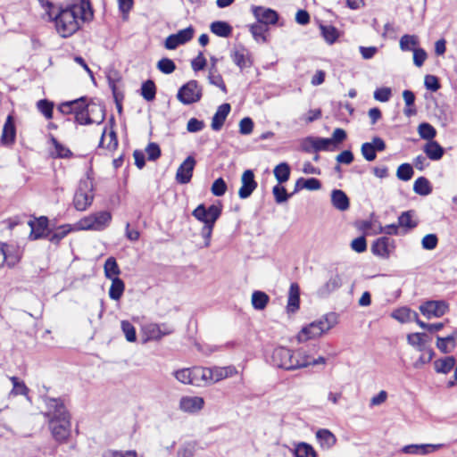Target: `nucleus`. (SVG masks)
Wrapping results in <instances>:
<instances>
[{"instance_id":"30","label":"nucleus","mask_w":457,"mask_h":457,"mask_svg":"<svg viewBox=\"0 0 457 457\" xmlns=\"http://www.w3.org/2000/svg\"><path fill=\"white\" fill-rule=\"evenodd\" d=\"M408 343L415 347L418 351L422 352L430 348L427 345L428 341V336L424 333H412L407 336Z\"/></svg>"},{"instance_id":"9","label":"nucleus","mask_w":457,"mask_h":457,"mask_svg":"<svg viewBox=\"0 0 457 457\" xmlns=\"http://www.w3.org/2000/svg\"><path fill=\"white\" fill-rule=\"evenodd\" d=\"M195 34V29L189 26L184 29L179 30L175 34L170 35L166 39L164 46L169 50H174L179 46L184 45L190 41Z\"/></svg>"},{"instance_id":"33","label":"nucleus","mask_w":457,"mask_h":457,"mask_svg":"<svg viewBox=\"0 0 457 457\" xmlns=\"http://www.w3.org/2000/svg\"><path fill=\"white\" fill-rule=\"evenodd\" d=\"M455 337L456 333H453L445 337H436V347L443 353H451L455 347Z\"/></svg>"},{"instance_id":"60","label":"nucleus","mask_w":457,"mask_h":457,"mask_svg":"<svg viewBox=\"0 0 457 457\" xmlns=\"http://www.w3.org/2000/svg\"><path fill=\"white\" fill-rule=\"evenodd\" d=\"M211 191L215 196H222L227 191V184L222 178L217 179L212 185Z\"/></svg>"},{"instance_id":"54","label":"nucleus","mask_w":457,"mask_h":457,"mask_svg":"<svg viewBox=\"0 0 457 457\" xmlns=\"http://www.w3.org/2000/svg\"><path fill=\"white\" fill-rule=\"evenodd\" d=\"M157 68L164 74H170L175 71L176 65L171 59L162 58L157 62Z\"/></svg>"},{"instance_id":"62","label":"nucleus","mask_w":457,"mask_h":457,"mask_svg":"<svg viewBox=\"0 0 457 457\" xmlns=\"http://www.w3.org/2000/svg\"><path fill=\"white\" fill-rule=\"evenodd\" d=\"M104 457H137V453L135 450L128 451H116L107 450L103 454Z\"/></svg>"},{"instance_id":"24","label":"nucleus","mask_w":457,"mask_h":457,"mask_svg":"<svg viewBox=\"0 0 457 457\" xmlns=\"http://www.w3.org/2000/svg\"><path fill=\"white\" fill-rule=\"evenodd\" d=\"M230 109L231 108L229 104H222L218 107L212 120L211 126L213 130H220L228 115L229 114Z\"/></svg>"},{"instance_id":"22","label":"nucleus","mask_w":457,"mask_h":457,"mask_svg":"<svg viewBox=\"0 0 457 457\" xmlns=\"http://www.w3.org/2000/svg\"><path fill=\"white\" fill-rule=\"evenodd\" d=\"M16 137V128L12 115H8L3 128L1 142L3 145H11L14 143Z\"/></svg>"},{"instance_id":"15","label":"nucleus","mask_w":457,"mask_h":457,"mask_svg":"<svg viewBox=\"0 0 457 457\" xmlns=\"http://www.w3.org/2000/svg\"><path fill=\"white\" fill-rule=\"evenodd\" d=\"M394 249V240L386 237L378 238L371 245L372 253L384 259L388 258Z\"/></svg>"},{"instance_id":"52","label":"nucleus","mask_w":457,"mask_h":457,"mask_svg":"<svg viewBox=\"0 0 457 457\" xmlns=\"http://www.w3.org/2000/svg\"><path fill=\"white\" fill-rule=\"evenodd\" d=\"M195 443H184L177 452V457H193L195 452Z\"/></svg>"},{"instance_id":"31","label":"nucleus","mask_w":457,"mask_h":457,"mask_svg":"<svg viewBox=\"0 0 457 457\" xmlns=\"http://www.w3.org/2000/svg\"><path fill=\"white\" fill-rule=\"evenodd\" d=\"M455 363L456 360L453 356H447L436 360L434 361V368L437 373L447 374L453 370Z\"/></svg>"},{"instance_id":"45","label":"nucleus","mask_w":457,"mask_h":457,"mask_svg":"<svg viewBox=\"0 0 457 457\" xmlns=\"http://www.w3.org/2000/svg\"><path fill=\"white\" fill-rule=\"evenodd\" d=\"M71 231V227L69 224L62 225L56 228L52 234H48V240L54 244H59V242L64 238Z\"/></svg>"},{"instance_id":"25","label":"nucleus","mask_w":457,"mask_h":457,"mask_svg":"<svg viewBox=\"0 0 457 457\" xmlns=\"http://www.w3.org/2000/svg\"><path fill=\"white\" fill-rule=\"evenodd\" d=\"M192 385L195 386H202L210 385V372L209 368L193 367L191 368Z\"/></svg>"},{"instance_id":"32","label":"nucleus","mask_w":457,"mask_h":457,"mask_svg":"<svg viewBox=\"0 0 457 457\" xmlns=\"http://www.w3.org/2000/svg\"><path fill=\"white\" fill-rule=\"evenodd\" d=\"M415 212L412 210L403 212L398 218V225L404 228L405 231L411 230L417 227L418 221L414 219Z\"/></svg>"},{"instance_id":"61","label":"nucleus","mask_w":457,"mask_h":457,"mask_svg":"<svg viewBox=\"0 0 457 457\" xmlns=\"http://www.w3.org/2000/svg\"><path fill=\"white\" fill-rule=\"evenodd\" d=\"M302 182H303L302 187L309 189V190H318L321 187L320 180L315 178H310L305 180H303V179H299L296 181V187H299Z\"/></svg>"},{"instance_id":"3","label":"nucleus","mask_w":457,"mask_h":457,"mask_svg":"<svg viewBox=\"0 0 457 457\" xmlns=\"http://www.w3.org/2000/svg\"><path fill=\"white\" fill-rule=\"evenodd\" d=\"M270 361L273 366L288 371L303 369L308 367L307 351L278 346L272 351Z\"/></svg>"},{"instance_id":"13","label":"nucleus","mask_w":457,"mask_h":457,"mask_svg":"<svg viewBox=\"0 0 457 457\" xmlns=\"http://www.w3.org/2000/svg\"><path fill=\"white\" fill-rule=\"evenodd\" d=\"M386 149L385 141L378 137H374L371 142H366L361 145V152L363 158L368 162H372L377 157V152H382Z\"/></svg>"},{"instance_id":"2","label":"nucleus","mask_w":457,"mask_h":457,"mask_svg":"<svg viewBox=\"0 0 457 457\" xmlns=\"http://www.w3.org/2000/svg\"><path fill=\"white\" fill-rule=\"evenodd\" d=\"M49 428L55 441L65 443L71 435V417L60 399L51 398L46 402Z\"/></svg>"},{"instance_id":"53","label":"nucleus","mask_w":457,"mask_h":457,"mask_svg":"<svg viewBox=\"0 0 457 457\" xmlns=\"http://www.w3.org/2000/svg\"><path fill=\"white\" fill-rule=\"evenodd\" d=\"M120 325L126 339L129 342H135L137 339L135 327L128 320H122Z\"/></svg>"},{"instance_id":"27","label":"nucleus","mask_w":457,"mask_h":457,"mask_svg":"<svg viewBox=\"0 0 457 457\" xmlns=\"http://www.w3.org/2000/svg\"><path fill=\"white\" fill-rule=\"evenodd\" d=\"M331 203L336 209L341 212L348 210L350 206L348 196L340 189H334L331 192Z\"/></svg>"},{"instance_id":"26","label":"nucleus","mask_w":457,"mask_h":457,"mask_svg":"<svg viewBox=\"0 0 457 457\" xmlns=\"http://www.w3.org/2000/svg\"><path fill=\"white\" fill-rule=\"evenodd\" d=\"M234 63L241 70L251 67L253 61L248 51L245 48L235 49L231 54Z\"/></svg>"},{"instance_id":"35","label":"nucleus","mask_w":457,"mask_h":457,"mask_svg":"<svg viewBox=\"0 0 457 457\" xmlns=\"http://www.w3.org/2000/svg\"><path fill=\"white\" fill-rule=\"evenodd\" d=\"M249 30L256 42L265 43L267 41V26H264L263 24H261L256 21L255 23L249 25Z\"/></svg>"},{"instance_id":"21","label":"nucleus","mask_w":457,"mask_h":457,"mask_svg":"<svg viewBox=\"0 0 457 457\" xmlns=\"http://www.w3.org/2000/svg\"><path fill=\"white\" fill-rule=\"evenodd\" d=\"M442 447H443L442 444L409 445H405L402 451H403V453H404L406 454L427 455V454H428L434 451H436Z\"/></svg>"},{"instance_id":"46","label":"nucleus","mask_w":457,"mask_h":457,"mask_svg":"<svg viewBox=\"0 0 457 457\" xmlns=\"http://www.w3.org/2000/svg\"><path fill=\"white\" fill-rule=\"evenodd\" d=\"M418 132H419L420 137L422 139L428 140V142L432 141L433 138L436 135V129L432 125H430L429 123H427V122H423L419 125Z\"/></svg>"},{"instance_id":"34","label":"nucleus","mask_w":457,"mask_h":457,"mask_svg":"<svg viewBox=\"0 0 457 457\" xmlns=\"http://www.w3.org/2000/svg\"><path fill=\"white\" fill-rule=\"evenodd\" d=\"M211 31L216 36L228 37L232 33V27L226 21H213L210 26Z\"/></svg>"},{"instance_id":"39","label":"nucleus","mask_w":457,"mask_h":457,"mask_svg":"<svg viewBox=\"0 0 457 457\" xmlns=\"http://www.w3.org/2000/svg\"><path fill=\"white\" fill-rule=\"evenodd\" d=\"M104 275L109 279H113L115 278H119L120 273V270L119 265L113 257H109L104 265Z\"/></svg>"},{"instance_id":"29","label":"nucleus","mask_w":457,"mask_h":457,"mask_svg":"<svg viewBox=\"0 0 457 457\" xmlns=\"http://www.w3.org/2000/svg\"><path fill=\"white\" fill-rule=\"evenodd\" d=\"M427 157L432 161L440 160L445 153L444 148L435 140L428 141L423 147Z\"/></svg>"},{"instance_id":"16","label":"nucleus","mask_w":457,"mask_h":457,"mask_svg":"<svg viewBox=\"0 0 457 457\" xmlns=\"http://www.w3.org/2000/svg\"><path fill=\"white\" fill-rule=\"evenodd\" d=\"M29 226L30 227V240H37L43 237H47L48 233H46L48 228V219L46 216H41L37 219L29 221Z\"/></svg>"},{"instance_id":"44","label":"nucleus","mask_w":457,"mask_h":457,"mask_svg":"<svg viewBox=\"0 0 457 457\" xmlns=\"http://www.w3.org/2000/svg\"><path fill=\"white\" fill-rule=\"evenodd\" d=\"M320 29L321 35L324 37L325 41L329 45L334 44L339 37L338 30L331 25H322L321 24L320 26Z\"/></svg>"},{"instance_id":"50","label":"nucleus","mask_w":457,"mask_h":457,"mask_svg":"<svg viewBox=\"0 0 457 457\" xmlns=\"http://www.w3.org/2000/svg\"><path fill=\"white\" fill-rule=\"evenodd\" d=\"M414 312H415L411 311V309H409L407 307H403V308H400V309L395 311L392 313V317L394 319L399 320L400 322L403 323V322L412 320Z\"/></svg>"},{"instance_id":"20","label":"nucleus","mask_w":457,"mask_h":457,"mask_svg":"<svg viewBox=\"0 0 457 457\" xmlns=\"http://www.w3.org/2000/svg\"><path fill=\"white\" fill-rule=\"evenodd\" d=\"M342 286V278L339 274H333L330 278L321 285L317 290L319 297H327Z\"/></svg>"},{"instance_id":"55","label":"nucleus","mask_w":457,"mask_h":457,"mask_svg":"<svg viewBox=\"0 0 457 457\" xmlns=\"http://www.w3.org/2000/svg\"><path fill=\"white\" fill-rule=\"evenodd\" d=\"M37 109L42 112V114L47 119H52L53 117V103L49 102L46 99L39 100L37 104Z\"/></svg>"},{"instance_id":"18","label":"nucleus","mask_w":457,"mask_h":457,"mask_svg":"<svg viewBox=\"0 0 457 457\" xmlns=\"http://www.w3.org/2000/svg\"><path fill=\"white\" fill-rule=\"evenodd\" d=\"M210 383L214 384L228 378H231L237 374L235 366L229 365L226 367L213 366L209 368Z\"/></svg>"},{"instance_id":"8","label":"nucleus","mask_w":457,"mask_h":457,"mask_svg":"<svg viewBox=\"0 0 457 457\" xmlns=\"http://www.w3.org/2000/svg\"><path fill=\"white\" fill-rule=\"evenodd\" d=\"M104 119L103 109L96 104H91L90 108L83 112H77L75 120L81 125H88L94 122L101 123Z\"/></svg>"},{"instance_id":"23","label":"nucleus","mask_w":457,"mask_h":457,"mask_svg":"<svg viewBox=\"0 0 457 457\" xmlns=\"http://www.w3.org/2000/svg\"><path fill=\"white\" fill-rule=\"evenodd\" d=\"M300 307V287L297 283H292L289 287L287 311L295 313Z\"/></svg>"},{"instance_id":"42","label":"nucleus","mask_w":457,"mask_h":457,"mask_svg":"<svg viewBox=\"0 0 457 457\" xmlns=\"http://www.w3.org/2000/svg\"><path fill=\"white\" fill-rule=\"evenodd\" d=\"M316 437L322 447L329 448L336 443L335 436L328 429L318 430Z\"/></svg>"},{"instance_id":"56","label":"nucleus","mask_w":457,"mask_h":457,"mask_svg":"<svg viewBox=\"0 0 457 457\" xmlns=\"http://www.w3.org/2000/svg\"><path fill=\"white\" fill-rule=\"evenodd\" d=\"M191 374V368L181 369L173 373L177 380L187 385H192Z\"/></svg>"},{"instance_id":"49","label":"nucleus","mask_w":457,"mask_h":457,"mask_svg":"<svg viewBox=\"0 0 457 457\" xmlns=\"http://www.w3.org/2000/svg\"><path fill=\"white\" fill-rule=\"evenodd\" d=\"M412 166L409 163L401 164L396 170V177L403 181L410 180L413 176Z\"/></svg>"},{"instance_id":"64","label":"nucleus","mask_w":457,"mask_h":457,"mask_svg":"<svg viewBox=\"0 0 457 457\" xmlns=\"http://www.w3.org/2000/svg\"><path fill=\"white\" fill-rule=\"evenodd\" d=\"M392 96L391 88L389 87H379L374 92V98L379 102H387Z\"/></svg>"},{"instance_id":"57","label":"nucleus","mask_w":457,"mask_h":457,"mask_svg":"<svg viewBox=\"0 0 457 457\" xmlns=\"http://www.w3.org/2000/svg\"><path fill=\"white\" fill-rule=\"evenodd\" d=\"M215 224V217L212 218L210 223L204 224L201 229V235L204 239V246L208 247L211 243V237Z\"/></svg>"},{"instance_id":"48","label":"nucleus","mask_w":457,"mask_h":457,"mask_svg":"<svg viewBox=\"0 0 457 457\" xmlns=\"http://www.w3.org/2000/svg\"><path fill=\"white\" fill-rule=\"evenodd\" d=\"M156 87L152 80H147L142 84L141 96L146 101H153L155 98Z\"/></svg>"},{"instance_id":"4","label":"nucleus","mask_w":457,"mask_h":457,"mask_svg":"<svg viewBox=\"0 0 457 457\" xmlns=\"http://www.w3.org/2000/svg\"><path fill=\"white\" fill-rule=\"evenodd\" d=\"M337 323V315L333 312L322 316L303 327L297 335V341L304 343L308 340L321 337Z\"/></svg>"},{"instance_id":"41","label":"nucleus","mask_w":457,"mask_h":457,"mask_svg":"<svg viewBox=\"0 0 457 457\" xmlns=\"http://www.w3.org/2000/svg\"><path fill=\"white\" fill-rule=\"evenodd\" d=\"M112 280V285L109 289V296L112 300H120L125 289V284L120 278H115Z\"/></svg>"},{"instance_id":"38","label":"nucleus","mask_w":457,"mask_h":457,"mask_svg":"<svg viewBox=\"0 0 457 457\" xmlns=\"http://www.w3.org/2000/svg\"><path fill=\"white\" fill-rule=\"evenodd\" d=\"M290 166L287 162H280L273 170L274 176L278 183L287 182L290 177Z\"/></svg>"},{"instance_id":"51","label":"nucleus","mask_w":457,"mask_h":457,"mask_svg":"<svg viewBox=\"0 0 457 457\" xmlns=\"http://www.w3.org/2000/svg\"><path fill=\"white\" fill-rule=\"evenodd\" d=\"M422 352L423 353L413 362L415 369H421L425 364L430 362L435 354L432 348H428V350Z\"/></svg>"},{"instance_id":"37","label":"nucleus","mask_w":457,"mask_h":457,"mask_svg":"<svg viewBox=\"0 0 457 457\" xmlns=\"http://www.w3.org/2000/svg\"><path fill=\"white\" fill-rule=\"evenodd\" d=\"M420 44L419 37L416 35H403L399 41V46L402 51H414Z\"/></svg>"},{"instance_id":"17","label":"nucleus","mask_w":457,"mask_h":457,"mask_svg":"<svg viewBox=\"0 0 457 457\" xmlns=\"http://www.w3.org/2000/svg\"><path fill=\"white\" fill-rule=\"evenodd\" d=\"M241 183L242 186L238 190V195L241 199H245L249 197L257 187L253 170H246L244 171L241 177Z\"/></svg>"},{"instance_id":"43","label":"nucleus","mask_w":457,"mask_h":457,"mask_svg":"<svg viewBox=\"0 0 457 457\" xmlns=\"http://www.w3.org/2000/svg\"><path fill=\"white\" fill-rule=\"evenodd\" d=\"M313 447L307 443H298L294 449L295 457H316Z\"/></svg>"},{"instance_id":"11","label":"nucleus","mask_w":457,"mask_h":457,"mask_svg":"<svg viewBox=\"0 0 457 457\" xmlns=\"http://www.w3.org/2000/svg\"><path fill=\"white\" fill-rule=\"evenodd\" d=\"M420 311L427 319L439 318L448 311V304L445 301H428L420 306Z\"/></svg>"},{"instance_id":"12","label":"nucleus","mask_w":457,"mask_h":457,"mask_svg":"<svg viewBox=\"0 0 457 457\" xmlns=\"http://www.w3.org/2000/svg\"><path fill=\"white\" fill-rule=\"evenodd\" d=\"M252 12L257 22L267 27L269 25H275L278 21V13L271 8L253 6Z\"/></svg>"},{"instance_id":"5","label":"nucleus","mask_w":457,"mask_h":457,"mask_svg":"<svg viewBox=\"0 0 457 457\" xmlns=\"http://www.w3.org/2000/svg\"><path fill=\"white\" fill-rule=\"evenodd\" d=\"M94 179L91 171H87L85 178L81 179L73 197V205L77 211H86L94 201Z\"/></svg>"},{"instance_id":"1","label":"nucleus","mask_w":457,"mask_h":457,"mask_svg":"<svg viewBox=\"0 0 457 457\" xmlns=\"http://www.w3.org/2000/svg\"><path fill=\"white\" fill-rule=\"evenodd\" d=\"M94 13L89 0H80L66 8H61L50 20L54 21L57 33L62 37L73 35L80 28L81 23L90 21Z\"/></svg>"},{"instance_id":"58","label":"nucleus","mask_w":457,"mask_h":457,"mask_svg":"<svg viewBox=\"0 0 457 457\" xmlns=\"http://www.w3.org/2000/svg\"><path fill=\"white\" fill-rule=\"evenodd\" d=\"M272 193L277 204H282L287 202L291 195L287 194L284 187L279 185H277L273 187Z\"/></svg>"},{"instance_id":"59","label":"nucleus","mask_w":457,"mask_h":457,"mask_svg":"<svg viewBox=\"0 0 457 457\" xmlns=\"http://www.w3.org/2000/svg\"><path fill=\"white\" fill-rule=\"evenodd\" d=\"M347 137V134L345 129L337 128L334 129L332 133V137L329 138L331 141V144L336 150L337 148V145L341 144L343 141H345Z\"/></svg>"},{"instance_id":"19","label":"nucleus","mask_w":457,"mask_h":457,"mask_svg":"<svg viewBox=\"0 0 457 457\" xmlns=\"http://www.w3.org/2000/svg\"><path fill=\"white\" fill-rule=\"evenodd\" d=\"M204 405V400L200 396H183L179 401V409L189 413L201 411Z\"/></svg>"},{"instance_id":"63","label":"nucleus","mask_w":457,"mask_h":457,"mask_svg":"<svg viewBox=\"0 0 457 457\" xmlns=\"http://www.w3.org/2000/svg\"><path fill=\"white\" fill-rule=\"evenodd\" d=\"M437 242L438 239L436 235L428 234L422 238L421 245L422 247L426 250H433L436 247Z\"/></svg>"},{"instance_id":"14","label":"nucleus","mask_w":457,"mask_h":457,"mask_svg":"<svg viewBox=\"0 0 457 457\" xmlns=\"http://www.w3.org/2000/svg\"><path fill=\"white\" fill-rule=\"evenodd\" d=\"M195 164V159L191 155L184 160L176 172V180L179 184H187L191 181Z\"/></svg>"},{"instance_id":"10","label":"nucleus","mask_w":457,"mask_h":457,"mask_svg":"<svg viewBox=\"0 0 457 457\" xmlns=\"http://www.w3.org/2000/svg\"><path fill=\"white\" fill-rule=\"evenodd\" d=\"M221 214V205L212 204L208 208L204 204H199L192 212V215L204 225L210 223L212 218L215 217V221Z\"/></svg>"},{"instance_id":"47","label":"nucleus","mask_w":457,"mask_h":457,"mask_svg":"<svg viewBox=\"0 0 457 457\" xmlns=\"http://www.w3.org/2000/svg\"><path fill=\"white\" fill-rule=\"evenodd\" d=\"M143 330L147 340L159 341L162 338L157 323L147 324L144 327Z\"/></svg>"},{"instance_id":"36","label":"nucleus","mask_w":457,"mask_h":457,"mask_svg":"<svg viewBox=\"0 0 457 457\" xmlns=\"http://www.w3.org/2000/svg\"><path fill=\"white\" fill-rule=\"evenodd\" d=\"M413 191L422 196L428 195L432 192L429 180L425 177L418 178L413 184Z\"/></svg>"},{"instance_id":"28","label":"nucleus","mask_w":457,"mask_h":457,"mask_svg":"<svg viewBox=\"0 0 457 457\" xmlns=\"http://www.w3.org/2000/svg\"><path fill=\"white\" fill-rule=\"evenodd\" d=\"M10 381L12 384V388L10 391L8 397H15L17 395H24L28 400H29V387L25 385V383L21 380L18 377L12 376L9 378Z\"/></svg>"},{"instance_id":"6","label":"nucleus","mask_w":457,"mask_h":457,"mask_svg":"<svg viewBox=\"0 0 457 457\" xmlns=\"http://www.w3.org/2000/svg\"><path fill=\"white\" fill-rule=\"evenodd\" d=\"M112 216L108 211H100L79 220L78 227L82 230L103 231L111 224Z\"/></svg>"},{"instance_id":"40","label":"nucleus","mask_w":457,"mask_h":457,"mask_svg":"<svg viewBox=\"0 0 457 457\" xmlns=\"http://www.w3.org/2000/svg\"><path fill=\"white\" fill-rule=\"evenodd\" d=\"M270 297L269 295L262 292V291H254L252 294V305L255 310L262 311L263 310L268 303H269Z\"/></svg>"},{"instance_id":"7","label":"nucleus","mask_w":457,"mask_h":457,"mask_svg":"<svg viewBox=\"0 0 457 457\" xmlns=\"http://www.w3.org/2000/svg\"><path fill=\"white\" fill-rule=\"evenodd\" d=\"M177 97L184 104L196 103L202 97V88L196 80H190L179 88Z\"/></svg>"}]
</instances>
